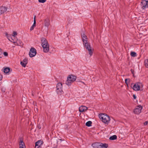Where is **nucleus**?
<instances>
[{"label":"nucleus","instance_id":"f257e3e1","mask_svg":"<svg viewBox=\"0 0 148 148\" xmlns=\"http://www.w3.org/2000/svg\"><path fill=\"white\" fill-rule=\"evenodd\" d=\"M17 35V33L16 31H13L12 34H8L7 32L5 33V35L8 40L14 43H15V41H16L17 38L16 36Z\"/></svg>","mask_w":148,"mask_h":148},{"label":"nucleus","instance_id":"f03ea898","mask_svg":"<svg viewBox=\"0 0 148 148\" xmlns=\"http://www.w3.org/2000/svg\"><path fill=\"white\" fill-rule=\"evenodd\" d=\"M99 117L101 121L106 124H108L110 120V116L105 114L99 115Z\"/></svg>","mask_w":148,"mask_h":148},{"label":"nucleus","instance_id":"7ed1b4c3","mask_svg":"<svg viewBox=\"0 0 148 148\" xmlns=\"http://www.w3.org/2000/svg\"><path fill=\"white\" fill-rule=\"evenodd\" d=\"M75 76L73 75H69L66 82V84L68 86H70L73 82L76 79Z\"/></svg>","mask_w":148,"mask_h":148},{"label":"nucleus","instance_id":"20e7f679","mask_svg":"<svg viewBox=\"0 0 148 148\" xmlns=\"http://www.w3.org/2000/svg\"><path fill=\"white\" fill-rule=\"evenodd\" d=\"M82 40L84 46H90L88 41V38L86 36L84 33L82 35Z\"/></svg>","mask_w":148,"mask_h":148},{"label":"nucleus","instance_id":"39448f33","mask_svg":"<svg viewBox=\"0 0 148 148\" xmlns=\"http://www.w3.org/2000/svg\"><path fill=\"white\" fill-rule=\"evenodd\" d=\"M143 85L141 83H137L134 86L133 89L135 91H138L142 89Z\"/></svg>","mask_w":148,"mask_h":148},{"label":"nucleus","instance_id":"423d86ee","mask_svg":"<svg viewBox=\"0 0 148 148\" xmlns=\"http://www.w3.org/2000/svg\"><path fill=\"white\" fill-rule=\"evenodd\" d=\"M92 146L95 148H97L95 146H99L98 148H107L108 147V145L106 144H103L101 143L98 144V143H94L92 144Z\"/></svg>","mask_w":148,"mask_h":148},{"label":"nucleus","instance_id":"0eeeda50","mask_svg":"<svg viewBox=\"0 0 148 148\" xmlns=\"http://www.w3.org/2000/svg\"><path fill=\"white\" fill-rule=\"evenodd\" d=\"M57 92L58 94L61 95L63 92L62 90V84L61 83H58L56 85Z\"/></svg>","mask_w":148,"mask_h":148},{"label":"nucleus","instance_id":"6e6552de","mask_svg":"<svg viewBox=\"0 0 148 148\" xmlns=\"http://www.w3.org/2000/svg\"><path fill=\"white\" fill-rule=\"evenodd\" d=\"M142 109V106L139 105L136 107L134 110L133 112L135 114H138L141 112Z\"/></svg>","mask_w":148,"mask_h":148},{"label":"nucleus","instance_id":"1a4fd4ad","mask_svg":"<svg viewBox=\"0 0 148 148\" xmlns=\"http://www.w3.org/2000/svg\"><path fill=\"white\" fill-rule=\"evenodd\" d=\"M142 8L144 10L148 7V1L142 0L140 4Z\"/></svg>","mask_w":148,"mask_h":148},{"label":"nucleus","instance_id":"9d476101","mask_svg":"<svg viewBox=\"0 0 148 148\" xmlns=\"http://www.w3.org/2000/svg\"><path fill=\"white\" fill-rule=\"evenodd\" d=\"M36 54V49L34 48H32L30 50L29 53V55L31 58L35 56Z\"/></svg>","mask_w":148,"mask_h":148},{"label":"nucleus","instance_id":"9b49d317","mask_svg":"<svg viewBox=\"0 0 148 148\" xmlns=\"http://www.w3.org/2000/svg\"><path fill=\"white\" fill-rule=\"evenodd\" d=\"M42 49L43 51L45 53L49 51H54L55 50H53L54 49L53 47H50L51 48H49V47H42Z\"/></svg>","mask_w":148,"mask_h":148},{"label":"nucleus","instance_id":"f8f14e48","mask_svg":"<svg viewBox=\"0 0 148 148\" xmlns=\"http://www.w3.org/2000/svg\"><path fill=\"white\" fill-rule=\"evenodd\" d=\"M41 45L42 46H49V44L47 40L44 38H42L41 40Z\"/></svg>","mask_w":148,"mask_h":148},{"label":"nucleus","instance_id":"ddd939ff","mask_svg":"<svg viewBox=\"0 0 148 148\" xmlns=\"http://www.w3.org/2000/svg\"><path fill=\"white\" fill-rule=\"evenodd\" d=\"M86 49L90 56H91L92 55L94 51L93 48L92 47H86Z\"/></svg>","mask_w":148,"mask_h":148},{"label":"nucleus","instance_id":"4468645a","mask_svg":"<svg viewBox=\"0 0 148 148\" xmlns=\"http://www.w3.org/2000/svg\"><path fill=\"white\" fill-rule=\"evenodd\" d=\"M7 10V7L5 6H0V15L3 14Z\"/></svg>","mask_w":148,"mask_h":148},{"label":"nucleus","instance_id":"2eb2a0df","mask_svg":"<svg viewBox=\"0 0 148 148\" xmlns=\"http://www.w3.org/2000/svg\"><path fill=\"white\" fill-rule=\"evenodd\" d=\"M42 141L41 140H38L36 143L35 148H40V147L42 145Z\"/></svg>","mask_w":148,"mask_h":148},{"label":"nucleus","instance_id":"dca6fc26","mask_svg":"<svg viewBox=\"0 0 148 148\" xmlns=\"http://www.w3.org/2000/svg\"><path fill=\"white\" fill-rule=\"evenodd\" d=\"M87 109L86 107L82 106L79 107V110L81 112H83L86 111Z\"/></svg>","mask_w":148,"mask_h":148},{"label":"nucleus","instance_id":"f3484780","mask_svg":"<svg viewBox=\"0 0 148 148\" xmlns=\"http://www.w3.org/2000/svg\"><path fill=\"white\" fill-rule=\"evenodd\" d=\"M27 63V58H25L21 62V64L23 66L25 67Z\"/></svg>","mask_w":148,"mask_h":148},{"label":"nucleus","instance_id":"a211bd4d","mask_svg":"<svg viewBox=\"0 0 148 148\" xmlns=\"http://www.w3.org/2000/svg\"><path fill=\"white\" fill-rule=\"evenodd\" d=\"M45 26L48 27L50 25V20L48 18L45 19L44 21Z\"/></svg>","mask_w":148,"mask_h":148},{"label":"nucleus","instance_id":"6ab92c4d","mask_svg":"<svg viewBox=\"0 0 148 148\" xmlns=\"http://www.w3.org/2000/svg\"><path fill=\"white\" fill-rule=\"evenodd\" d=\"M19 145V148H25V147L24 142L21 140H20Z\"/></svg>","mask_w":148,"mask_h":148},{"label":"nucleus","instance_id":"aec40b11","mask_svg":"<svg viewBox=\"0 0 148 148\" xmlns=\"http://www.w3.org/2000/svg\"><path fill=\"white\" fill-rule=\"evenodd\" d=\"M15 43L17 44V45L20 46L23 45V43L20 40H17L16 41H15Z\"/></svg>","mask_w":148,"mask_h":148},{"label":"nucleus","instance_id":"412c9836","mask_svg":"<svg viewBox=\"0 0 148 148\" xmlns=\"http://www.w3.org/2000/svg\"><path fill=\"white\" fill-rule=\"evenodd\" d=\"M10 69L9 68H6L4 69L3 71L5 73H8L10 71Z\"/></svg>","mask_w":148,"mask_h":148},{"label":"nucleus","instance_id":"4be33fe9","mask_svg":"<svg viewBox=\"0 0 148 148\" xmlns=\"http://www.w3.org/2000/svg\"><path fill=\"white\" fill-rule=\"evenodd\" d=\"M117 136L116 135H113L110 137L109 139L110 140H114L116 139Z\"/></svg>","mask_w":148,"mask_h":148},{"label":"nucleus","instance_id":"5701e85b","mask_svg":"<svg viewBox=\"0 0 148 148\" xmlns=\"http://www.w3.org/2000/svg\"><path fill=\"white\" fill-rule=\"evenodd\" d=\"M36 23L34 22L33 24V25H32V26L30 27V30L31 31H32V30H33L34 29V28L36 27Z\"/></svg>","mask_w":148,"mask_h":148},{"label":"nucleus","instance_id":"b1692460","mask_svg":"<svg viewBox=\"0 0 148 148\" xmlns=\"http://www.w3.org/2000/svg\"><path fill=\"white\" fill-rule=\"evenodd\" d=\"M92 124V122L91 121H88L86 123V126L89 127Z\"/></svg>","mask_w":148,"mask_h":148},{"label":"nucleus","instance_id":"393cba45","mask_svg":"<svg viewBox=\"0 0 148 148\" xmlns=\"http://www.w3.org/2000/svg\"><path fill=\"white\" fill-rule=\"evenodd\" d=\"M130 55L132 57H135L136 56V54L134 52H132L131 53Z\"/></svg>","mask_w":148,"mask_h":148},{"label":"nucleus","instance_id":"a878e982","mask_svg":"<svg viewBox=\"0 0 148 148\" xmlns=\"http://www.w3.org/2000/svg\"><path fill=\"white\" fill-rule=\"evenodd\" d=\"M145 66L147 68H148V59L145 61Z\"/></svg>","mask_w":148,"mask_h":148},{"label":"nucleus","instance_id":"bb28decb","mask_svg":"<svg viewBox=\"0 0 148 148\" xmlns=\"http://www.w3.org/2000/svg\"><path fill=\"white\" fill-rule=\"evenodd\" d=\"M130 79H125V83L127 85L130 83Z\"/></svg>","mask_w":148,"mask_h":148},{"label":"nucleus","instance_id":"cd10ccee","mask_svg":"<svg viewBox=\"0 0 148 148\" xmlns=\"http://www.w3.org/2000/svg\"><path fill=\"white\" fill-rule=\"evenodd\" d=\"M38 1L40 3H43L45 2L46 1V0H38Z\"/></svg>","mask_w":148,"mask_h":148},{"label":"nucleus","instance_id":"c85d7f7f","mask_svg":"<svg viewBox=\"0 0 148 148\" xmlns=\"http://www.w3.org/2000/svg\"><path fill=\"white\" fill-rule=\"evenodd\" d=\"M3 54L4 55V56H8V53L6 52H5L3 53Z\"/></svg>","mask_w":148,"mask_h":148},{"label":"nucleus","instance_id":"c756f323","mask_svg":"<svg viewBox=\"0 0 148 148\" xmlns=\"http://www.w3.org/2000/svg\"><path fill=\"white\" fill-rule=\"evenodd\" d=\"M148 123V122L147 121H145L144 123V125H147Z\"/></svg>","mask_w":148,"mask_h":148},{"label":"nucleus","instance_id":"7c9ffc66","mask_svg":"<svg viewBox=\"0 0 148 148\" xmlns=\"http://www.w3.org/2000/svg\"><path fill=\"white\" fill-rule=\"evenodd\" d=\"M36 16H35L34 17V23H36Z\"/></svg>","mask_w":148,"mask_h":148},{"label":"nucleus","instance_id":"2f4dec72","mask_svg":"<svg viewBox=\"0 0 148 148\" xmlns=\"http://www.w3.org/2000/svg\"><path fill=\"white\" fill-rule=\"evenodd\" d=\"M2 78V75L0 74V80H1Z\"/></svg>","mask_w":148,"mask_h":148},{"label":"nucleus","instance_id":"473e14b6","mask_svg":"<svg viewBox=\"0 0 148 148\" xmlns=\"http://www.w3.org/2000/svg\"><path fill=\"white\" fill-rule=\"evenodd\" d=\"M5 89L4 88H2L1 89V90H2V92H5Z\"/></svg>","mask_w":148,"mask_h":148},{"label":"nucleus","instance_id":"72a5a7b5","mask_svg":"<svg viewBox=\"0 0 148 148\" xmlns=\"http://www.w3.org/2000/svg\"><path fill=\"white\" fill-rule=\"evenodd\" d=\"M2 54V52L1 49L0 48V55Z\"/></svg>","mask_w":148,"mask_h":148},{"label":"nucleus","instance_id":"f704fd0d","mask_svg":"<svg viewBox=\"0 0 148 148\" xmlns=\"http://www.w3.org/2000/svg\"><path fill=\"white\" fill-rule=\"evenodd\" d=\"M133 97H134V99H136V96L134 95Z\"/></svg>","mask_w":148,"mask_h":148}]
</instances>
